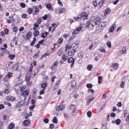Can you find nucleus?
<instances>
[{
    "instance_id": "obj_57",
    "label": "nucleus",
    "mask_w": 129,
    "mask_h": 129,
    "mask_svg": "<svg viewBox=\"0 0 129 129\" xmlns=\"http://www.w3.org/2000/svg\"><path fill=\"white\" fill-rule=\"evenodd\" d=\"M54 127V125L53 124H50L49 126V128L52 129Z\"/></svg>"
},
{
    "instance_id": "obj_35",
    "label": "nucleus",
    "mask_w": 129,
    "mask_h": 129,
    "mask_svg": "<svg viewBox=\"0 0 129 129\" xmlns=\"http://www.w3.org/2000/svg\"><path fill=\"white\" fill-rule=\"evenodd\" d=\"M107 45L108 46L109 48H111V42L109 41H107L106 43Z\"/></svg>"
},
{
    "instance_id": "obj_21",
    "label": "nucleus",
    "mask_w": 129,
    "mask_h": 129,
    "mask_svg": "<svg viewBox=\"0 0 129 129\" xmlns=\"http://www.w3.org/2000/svg\"><path fill=\"white\" fill-rule=\"evenodd\" d=\"M126 50V47H123L122 50L120 51V52L121 53H124L125 52Z\"/></svg>"
},
{
    "instance_id": "obj_49",
    "label": "nucleus",
    "mask_w": 129,
    "mask_h": 129,
    "mask_svg": "<svg viewBox=\"0 0 129 129\" xmlns=\"http://www.w3.org/2000/svg\"><path fill=\"white\" fill-rule=\"evenodd\" d=\"M114 27L113 26H112L109 29V31L110 32H113L114 30Z\"/></svg>"
},
{
    "instance_id": "obj_6",
    "label": "nucleus",
    "mask_w": 129,
    "mask_h": 129,
    "mask_svg": "<svg viewBox=\"0 0 129 129\" xmlns=\"http://www.w3.org/2000/svg\"><path fill=\"white\" fill-rule=\"evenodd\" d=\"M23 124L26 126L29 125L30 124V121L29 119L26 120L24 121Z\"/></svg>"
},
{
    "instance_id": "obj_7",
    "label": "nucleus",
    "mask_w": 129,
    "mask_h": 129,
    "mask_svg": "<svg viewBox=\"0 0 129 129\" xmlns=\"http://www.w3.org/2000/svg\"><path fill=\"white\" fill-rule=\"evenodd\" d=\"M89 21H90V22L91 24V25H92L93 26L96 25L97 22V20L96 19L93 20L91 19Z\"/></svg>"
},
{
    "instance_id": "obj_34",
    "label": "nucleus",
    "mask_w": 129,
    "mask_h": 129,
    "mask_svg": "<svg viewBox=\"0 0 129 129\" xmlns=\"http://www.w3.org/2000/svg\"><path fill=\"white\" fill-rule=\"evenodd\" d=\"M63 41V39L62 38H59V40H58L57 42V43L59 44H60Z\"/></svg>"
},
{
    "instance_id": "obj_15",
    "label": "nucleus",
    "mask_w": 129,
    "mask_h": 129,
    "mask_svg": "<svg viewBox=\"0 0 129 129\" xmlns=\"http://www.w3.org/2000/svg\"><path fill=\"white\" fill-rule=\"evenodd\" d=\"M18 66L16 64L14 65L12 67V69L13 71H16L18 69Z\"/></svg>"
},
{
    "instance_id": "obj_44",
    "label": "nucleus",
    "mask_w": 129,
    "mask_h": 129,
    "mask_svg": "<svg viewBox=\"0 0 129 129\" xmlns=\"http://www.w3.org/2000/svg\"><path fill=\"white\" fill-rule=\"evenodd\" d=\"M21 7L22 8H24L25 7V4L23 3H21L20 4Z\"/></svg>"
},
{
    "instance_id": "obj_36",
    "label": "nucleus",
    "mask_w": 129,
    "mask_h": 129,
    "mask_svg": "<svg viewBox=\"0 0 129 129\" xmlns=\"http://www.w3.org/2000/svg\"><path fill=\"white\" fill-rule=\"evenodd\" d=\"M62 59L63 60L66 61L67 59L68 58L65 55H64L62 56Z\"/></svg>"
},
{
    "instance_id": "obj_38",
    "label": "nucleus",
    "mask_w": 129,
    "mask_h": 129,
    "mask_svg": "<svg viewBox=\"0 0 129 129\" xmlns=\"http://www.w3.org/2000/svg\"><path fill=\"white\" fill-rule=\"evenodd\" d=\"M65 11L66 10L64 8H63L59 11V13L60 14H61V13H63L64 12H65Z\"/></svg>"
},
{
    "instance_id": "obj_12",
    "label": "nucleus",
    "mask_w": 129,
    "mask_h": 129,
    "mask_svg": "<svg viewBox=\"0 0 129 129\" xmlns=\"http://www.w3.org/2000/svg\"><path fill=\"white\" fill-rule=\"evenodd\" d=\"M111 10L108 8H107L105 10V11L104 12V14L106 15L108 14V13H110Z\"/></svg>"
},
{
    "instance_id": "obj_37",
    "label": "nucleus",
    "mask_w": 129,
    "mask_h": 129,
    "mask_svg": "<svg viewBox=\"0 0 129 129\" xmlns=\"http://www.w3.org/2000/svg\"><path fill=\"white\" fill-rule=\"evenodd\" d=\"M86 86L88 88H91L93 85L91 84H87Z\"/></svg>"
},
{
    "instance_id": "obj_16",
    "label": "nucleus",
    "mask_w": 129,
    "mask_h": 129,
    "mask_svg": "<svg viewBox=\"0 0 129 129\" xmlns=\"http://www.w3.org/2000/svg\"><path fill=\"white\" fill-rule=\"evenodd\" d=\"M39 50L38 51L35 53V54L33 55V57L35 58H37L39 56Z\"/></svg>"
},
{
    "instance_id": "obj_2",
    "label": "nucleus",
    "mask_w": 129,
    "mask_h": 129,
    "mask_svg": "<svg viewBox=\"0 0 129 129\" xmlns=\"http://www.w3.org/2000/svg\"><path fill=\"white\" fill-rule=\"evenodd\" d=\"M75 58H73L72 57H71L69 58L68 60V62L69 63H72L71 67V68L73 66L75 62Z\"/></svg>"
},
{
    "instance_id": "obj_45",
    "label": "nucleus",
    "mask_w": 129,
    "mask_h": 129,
    "mask_svg": "<svg viewBox=\"0 0 129 129\" xmlns=\"http://www.w3.org/2000/svg\"><path fill=\"white\" fill-rule=\"evenodd\" d=\"M58 63V62H55L52 65L54 67L56 68L57 66V64Z\"/></svg>"
},
{
    "instance_id": "obj_30",
    "label": "nucleus",
    "mask_w": 129,
    "mask_h": 129,
    "mask_svg": "<svg viewBox=\"0 0 129 129\" xmlns=\"http://www.w3.org/2000/svg\"><path fill=\"white\" fill-rule=\"evenodd\" d=\"M92 67V65H91V64L89 65L87 67V68L88 70L89 71H91V70Z\"/></svg>"
},
{
    "instance_id": "obj_11",
    "label": "nucleus",
    "mask_w": 129,
    "mask_h": 129,
    "mask_svg": "<svg viewBox=\"0 0 129 129\" xmlns=\"http://www.w3.org/2000/svg\"><path fill=\"white\" fill-rule=\"evenodd\" d=\"M78 46L74 43L71 46V47L72 48V49H75L76 50L78 48Z\"/></svg>"
},
{
    "instance_id": "obj_63",
    "label": "nucleus",
    "mask_w": 129,
    "mask_h": 129,
    "mask_svg": "<svg viewBox=\"0 0 129 129\" xmlns=\"http://www.w3.org/2000/svg\"><path fill=\"white\" fill-rule=\"evenodd\" d=\"M35 107V105H33L30 106L29 107V109L30 110H32Z\"/></svg>"
},
{
    "instance_id": "obj_46",
    "label": "nucleus",
    "mask_w": 129,
    "mask_h": 129,
    "mask_svg": "<svg viewBox=\"0 0 129 129\" xmlns=\"http://www.w3.org/2000/svg\"><path fill=\"white\" fill-rule=\"evenodd\" d=\"M63 52L62 50L60 49L58 53V54L59 56H60L62 54V53Z\"/></svg>"
},
{
    "instance_id": "obj_27",
    "label": "nucleus",
    "mask_w": 129,
    "mask_h": 129,
    "mask_svg": "<svg viewBox=\"0 0 129 129\" xmlns=\"http://www.w3.org/2000/svg\"><path fill=\"white\" fill-rule=\"evenodd\" d=\"M14 125L12 124H10L8 127V129H12L14 126Z\"/></svg>"
},
{
    "instance_id": "obj_41",
    "label": "nucleus",
    "mask_w": 129,
    "mask_h": 129,
    "mask_svg": "<svg viewBox=\"0 0 129 129\" xmlns=\"http://www.w3.org/2000/svg\"><path fill=\"white\" fill-rule=\"evenodd\" d=\"M103 24H102L99 27V29L98 30L99 32H100L103 29Z\"/></svg>"
},
{
    "instance_id": "obj_62",
    "label": "nucleus",
    "mask_w": 129,
    "mask_h": 129,
    "mask_svg": "<svg viewBox=\"0 0 129 129\" xmlns=\"http://www.w3.org/2000/svg\"><path fill=\"white\" fill-rule=\"evenodd\" d=\"M91 101V99H89L87 101V102L86 104L87 105V106L88 105Z\"/></svg>"
},
{
    "instance_id": "obj_14",
    "label": "nucleus",
    "mask_w": 129,
    "mask_h": 129,
    "mask_svg": "<svg viewBox=\"0 0 129 129\" xmlns=\"http://www.w3.org/2000/svg\"><path fill=\"white\" fill-rule=\"evenodd\" d=\"M34 35V37H35L39 35V31L38 30H35L33 33Z\"/></svg>"
},
{
    "instance_id": "obj_23",
    "label": "nucleus",
    "mask_w": 129,
    "mask_h": 129,
    "mask_svg": "<svg viewBox=\"0 0 129 129\" xmlns=\"http://www.w3.org/2000/svg\"><path fill=\"white\" fill-rule=\"evenodd\" d=\"M9 91V90L8 89H6L4 90L3 91V93L4 94H8Z\"/></svg>"
},
{
    "instance_id": "obj_26",
    "label": "nucleus",
    "mask_w": 129,
    "mask_h": 129,
    "mask_svg": "<svg viewBox=\"0 0 129 129\" xmlns=\"http://www.w3.org/2000/svg\"><path fill=\"white\" fill-rule=\"evenodd\" d=\"M104 1H100L99 3V6L100 7H99V8H100L101 7H102L103 6V4L104 3Z\"/></svg>"
},
{
    "instance_id": "obj_29",
    "label": "nucleus",
    "mask_w": 129,
    "mask_h": 129,
    "mask_svg": "<svg viewBox=\"0 0 129 129\" xmlns=\"http://www.w3.org/2000/svg\"><path fill=\"white\" fill-rule=\"evenodd\" d=\"M121 121L119 119H117L116 120V124L117 125H119L120 124Z\"/></svg>"
},
{
    "instance_id": "obj_33",
    "label": "nucleus",
    "mask_w": 129,
    "mask_h": 129,
    "mask_svg": "<svg viewBox=\"0 0 129 129\" xmlns=\"http://www.w3.org/2000/svg\"><path fill=\"white\" fill-rule=\"evenodd\" d=\"M118 64L117 63H115V64L114 63H113L112 65V66L114 68L115 67H116V69H117L118 67Z\"/></svg>"
},
{
    "instance_id": "obj_22",
    "label": "nucleus",
    "mask_w": 129,
    "mask_h": 129,
    "mask_svg": "<svg viewBox=\"0 0 129 129\" xmlns=\"http://www.w3.org/2000/svg\"><path fill=\"white\" fill-rule=\"evenodd\" d=\"M52 122L55 123H57V120L56 117H53L52 120Z\"/></svg>"
},
{
    "instance_id": "obj_39",
    "label": "nucleus",
    "mask_w": 129,
    "mask_h": 129,
    "mask_svg": "<svg viewBox=\"0 0 129 129\" xmlns=\"http://www.w3.org/2000/svg\"><path fill=\"white\" fill-rule=\"evenodd\" d=\"M12 73H8V75L7 76H6V77H7L8 78H10L11 77H12Z\"/></svg>"
},
{
    "instance_id": "obj_5",
    "label": "nucleus",
    "mask_w": 129,
    "mask_h": 129,
    "mask_svg": "<svg viewBox=\"0 0 129 129\" xmlns=\"http://www.w3.org/2000/svg\"><path fill=\"white\" fill-rule=\"evenodd\" d=\"M90 21H88L86 23V27L91 29L93 28V26L91 25V24L90 22Z\"/></svg>"
},
{
    "instance_id": "obj_1",
    "label": "nucleus",
    "mask_w": 129,
    "mask_h": 129,
    "mask_svg": "<svg viewBox=\"0 0 129 129\" xmlns=\"http://www.w3.org/2000/svg\"><path fill=\"white\" fill-rule=\"evenodd\" d=\"M88 15L85 12H83L79 15L77 17H74L73 19L75 21H78L79 19H81L82 20H85L87 19Z\"/></svg>"
},
{
    "instance_id": "obj_20",
    "label": "nucleus",
    "mask_w": 129,
    "mask_h": 129,
    "mask_svg": "<svg viewBox=\"0 0 129 129\" xmlns=\"http://www.w3.org/2000/svg\"><path fill=\"white\" fill-rule=\"evenodd\" d=\"M98 83L99 84H100L102 82L101 80L103 79V78L102 76H100L98 77Z\"/></svg>"
},
{
    "instance_id": "obj_56",
    "label": "nucleus",
    "mask_w": 129,
    "mask_h": 129,
    "mask_svg": "<svg viewBox=\"0 0 129 129\" xmlns=\"http://www.w3.org/2000/svg\"><path fill=\"white\" fill-rule=\"evenodd\" d=\"M58 25H56L55 23H53L52 25V26H53V27H52L53 28H56L57 27Z\"/></svg>"
},
{
    "instance_id": "obj_13",
    "label": "nucleus",
    "mask_w": 129,
    "mask_h": 129,
    "mask_svg": "<svg viewBox=\"0 0 129 129\" xmlns=\"http://www.w3.org/2000/svg\"><path fill=\"white\" fill-rule=\"evenodd\" d=\"M70 109L71 110H74L75 111V110H77V109L76 107V106L74 105H71L70 106Z\"/></svg>"
},
{
    "instance_id": "obj_4",
    "label": "nucleus",
    "mask_w": 129,
    "mask_h": 129,
    "mask_svg": "<svg viewBox=\"0 0 129 129\" xmlns=\"http://www.w3.org/2000/svg\"><path fill=\"white\" fill-rule=\"evenodd\" d=\"M24 101H21L18 102L16 106V107L19 108L24 105Z\"/></svg>"
},
{
    "instance_id": "obj_52",
    "label": "nucleus",
    "mask_w": 129,
    "mask_h": 129,
    "mask_svg": "<svg viewBox=\"0 0 129 129\" xmlns=\"http://www.w3.org/2000/svg\"><path fill=\"white\" fill-rule=\"evenodd\" d=\"M43 121L46 123H47L49 121V120L47 118H45L43 120Z\"/></svg>"
},
{
    "instance_id": "obj_55",
    "label": "nucleus",
    "mask_w": 129,
    "mask_h": 129,
    "mask_svg": "<svg viewBox=\"0 0 129 129\" xmlns=\"http://www.w3.org/2000/svg\"><path fill=\"white\" fill-rule=\"evenodd\" d=\"M42 18L44 20L47 19V15L46 14H45L44 16H42Z\"/></svg>"
},
{
    "instance_id": "obj_31",
    "label": "nucleus",
    "mask_w": 129,
    "mask_h": 129,
    "mask_svg": "<svg viewBox=\"0 0 129 129\" xmlns=\"http://www.w3.org/2000/svg\"><path fill=\"white\" fill-rule=\"evenodd\" d=\"M42 19V18L40 17L37 20V21L38 24H40L41 22V20Z\"/></svg>"
},
{
    "instance_id": "obj_17",
    "label": "nucleus",
    "mask_w": 129,
    "mask_h": 129,
    "mask_svg": "<svg viewBox=\"0 0 129 129\" xmlns=\"http://www.w3.org/2000/svg\"><path fill=\"white\" fill-rule=\"evenodd\" d=\"M20 87L18 85H15L14 87V89L15 91H19Z\"/></svg>"
},
{
    "instance_id": "obj_3",
    "label": "nucleus",
    "mask_w": 129,
    "mask_h": 129,
    "mask_svg": "<svg viewBox=\"0 0 129 129\" xmlns=\"http://www.w3.org/2000/svg\"><path fill=\"white\" fill-rule=\"evenodd\" d=\"M77 52L76 50L75 49H72L70 51H69L68 52V54L70 56H73L74 54L75 53Z\"/></svg>"
},
{
    "instance_id": "obj_32",
    "label": "nucleus",
    "mask_w": 129,
    "mask_h": 129,
    "mask_svg": "<svg viewBox=\"0 0 129 129\" xmlns=\"http://www.w3.org/2000/svg\"><path fill=\"white\" fill-rule=\"evenodd\" d=\"M46 7L48 8L49 10H51V6L49 4H47L46 5Z\"/></svg>"
},
{
    "instance_id": "obj_60",
    "label": "nucleus",
    "mask_w": 129,
    "mask_h": 129,
    "mask_svg": "<svg viewBox=\"0 0 129 129\" xmlns=\"http://www.w3.org/2000/svg\"><path fill=\"white\" fill-rule=\"evenodd\" d=\"M101 52H106V51L104 49H99Z\"/></svg>"
},
{
    "instance_id": "obj_47",
    "label": "nucleus",
    "mask_w": 129,
    "mask_h": 129,
    "mask_svg": "<svg viewBox=\"0 0 129 129\" xmlns=\"http://www.w3.org/2000/svg\"><path fill=\"white\" fill-rule=\"evenodd\" d=\"M78 55L79 57H80L81 56V58L82 59L83 57V52H80L78 54Z\"/></svg>"
},
{
    "instance_id": "obj_25",
    "label": "nucleus",
    "mask_w": 129,
    "mask_h": 129,
    "mask_svg": "<svg viewBox=\"0 0 129 129\" xmlns=\"http://www.w3.org/2000/svg\"><path fill=\"white\" fill-rule=\"evenodd\" d=\"M15 57V55L14 54H9L8 56V57L11 60L13 59Z\"/></svg>"
},
{
    "instance_id": "obj_59",
    "label": "nucleus",
    "mask_w": 129,
    "mask_h": 129,
    "mask_svg": "<svg viewBox=\"0 0 129 129\" xmlns=\"http://www.w3.org/2000/svg\"><path fill=\"white\" fill-rule=\"evenodd\" d=\"M18 30V29L16 27H14L13 29V31L14 32H16Z\"/></svg>"
},
{
    "instance_id": "obj_18",
    "label": "nucleus",
    "mask_w": 129,
    "mask_h": 129,
    "mask_svg": "<svg viewBox=\"0 0 129 129\" xmlns=\"http://www.w3.org/2000/svg\"><path fill=\"white\" fill-rule=\"evenodd\" d=\"M33 40L30 43V45L31 46H33L34 44L35 43V41L36 40V39L35 37H34L33 38Z\"/></svg>"
},
{
    "instance_id": "obj_53",
    "label": "nucleus",
    "mask_w": 129,
    "mask_h": 129,
    "mask_svg": "<svg viewBox=\"0 0 129 129\" xmlns=\"http://www.w3.org/2000/svg\"><path fill=\"white\" fill-rule=\"evenodd\" d=\"M72 85L73 86H75L76 85V82L75 81H73L72 83Z\"/></svg>"
},
{
    "instance_id": "obj_40",
    "label": "nucleus",
    "mask_w": 129,
    "mask_h": 129,
    "mask_svg": "<svg viewBox=\"0 0 129 129\" xmlns=\"http://www.w3.org/2000/svg\"><path fill=\"white\" fill-rule=\"evenodd\" d=\"M79 32L77 30H76L73 32L72 34L75 35L77 34Z\"/></svg>"
},
{
    "instance_id": "obj_58",
    "label": "nucleus",
    "mask_w": 129,
    "mask_h": 129,
    "mask_svg": "<svg viewBox=\"0 0 129 129\" xmlns=\"http://www.w3.org/2000/svg\"><path fill=\"white\" fill-rule=\"evenodd\" d=\"M116 114L114 113V112H112L111 114V117H115L116 116Z\"/></svg>"
},
{
    "instance_id": "obj_19",
    "label": "nucleus",
    "mask_w": 129,
    "mask_h": 129,
    "mask_svg": "<svg viewBox=\"0 0 129 129\" xmlns=\"http://www.w3.org/2000/svg\"><path fill=\"white\" fill-rule=\"evenodd\" d=\"M20 98V99L21 101H24L25 100H26V98L24 96H23L20 95L19 96Z\"/></svg>"
},
{
    "instance_id": "obj_42",
    "label": "nucleus",
    "mask_w": 129,
    "mask_h": 129,
    "mask_svg": "<svg viewBox=\"0 0 129 129\" xmlns=\"http://www.w3.org/2000/svg\"><path fill=\"white\" fill-rule=\"evenodd\" d=\"M87 115L89 117H90L91 116L92 114V113L91 111H89L87 112Z\"/></svg>"
},
{
    "instance_id": "obj_10",
    "label": "nucleus",
    "mask_w": 129,
    "mask_h": 129,
    "mask_svg": "<svg viewBox=\"0 0 129 129\" xmlns=\"http://www.w3.org/2000/svg\"><path fill=\"white\" fill-rule=\"evenodd\" d=\"M28 93L29 92L28 91V90L27 91L25 90L22 93H21L20 95L23 96H24L25 97V96H27L28 95Z\"/></svg>"
},
{
    "instance_id": "obj_28",
    "label": "nucleus",
    "mask_w": 129,
    "mask_h": 129,
    "mask_svg": "<svg viewBox=\"0 0 129 129\" xmlns=\"http://www.w3.org/2000/svg\"><path fill=\"white\" fill-rule=\"evenodd\" d=\"M30 80V77L26 75L25 77V81L27 82H29Z\"/></svg>"
},
{
    "instance_id": "obj_51",
    "label": "nucleus",
    "mask_w": 129,
    "mask_h": 129,
    "mask_svg": "<svg viewBox=\"0 0 129 129\" xmlns=\"http://www.w3.org/2000/svg\"><path fill=\"white\" fill-rule=\"evenodd\" d=\"M47 86L46 84L45 83H43L42 84L41 87L43 88H45Z\"/></svg>"
},
{
    "instance_id": "obj_61",
    "label": "nucleus",
    "mask_w": 129,
    "mask_h": 129,
    "mask_svg": "<svg viewBox=\"0 0 129 129\" xmlns=\"http://www.w3.org/2000/svg\"><path fill=\"white\" fill-rule=\"evenodd\" d=\"M32 10H31L30 8L27 10V12L29 14H31L32 13Z\"/></svg>"
},
{
    "instance_id": "obj_64",
    "label": "nucleus",
    "mask_w": 129,
    "mask_h": 129,
    "mask_svg": "<svg viewBox=\"0 0 129 129\" xmlns=\"http://www.w3.org/2000/svg\"><path fill=\"white\" fill-rule=\"evenodd\" d=\"M40 46V45L39 43L37 44L36 45H35V47L37 48H39Z\"/></svg>"
},
{
    "instance_id": "obj_8",
    "label": "nucleus",
    "mask_w": 129,
    "mask_h": 129,
    "mask_svg": "<svg viewBox=\"0 0 129 129\" xmlns=\"http://www.w3.org/2000/svg\"><path fill=\"white\" fill-rule=\"evenodd\" d=\"M64 105H62L60 106H57L56 108V110L57 111H61L64 108Z\"/></svg>"
},
{
    "instance_id": "obj_43",
    "label": "nucleus",
    "mask_w": 129,
    "mask_h": 129,
    "mask_svg": "<svg viewBox=\"0 0 129 129\" xmlns=\"http://www.w3.org/2000/svg\"><path fill=\"white\" fill-rule=\"evenodd\" d=\"M45 89H43L41 90L40 92V95L43 94H44L45 91Z\"/></svg>"
},
{
    "instance_id": "obj_9",
    "label": "nucleus",
    "mask_w": 129,
    "mask_h": 129,
    "mask_svg": "<svg viewBox=\"0 0 129 129\" xmlns=\"http://www.w3.org/2000/svg\"><path fill=\"white\" fill-rule=\"evenodd\" d=\"M6 99L8 101H14L15 99L13 97L11 96H7L6 97Z\"/></svg>"
},
{
    "instance_id": "obj_50",
    "label": "nucleus",
    "mask_w": 129,
    "mask_h": 129,
    "mask_svg": "<svg viewBox=\"0 0 129 129\" xmlns=\"http://www.w3.org/2000/svg\"><path fill=\"white\" fill-rule=\"evenodd\" d=\"M97 1L95 0L93 1V5L95 7H96L97 6Z\"/></svg>"
},
{
    "instance_id": "obj_54",
    "label": "nucleus",
    "mask_w": 129,
    "mask_h": 129,
    "mask_svg": "<svg viewBox=\"0 0 129 129\" xmlns=\"http://www.w3.org/2000/svg\"><path fill=\"white\" fill-rule=\"evenodd\" d=\"M87 91L88 92H91L92 93H94V90L92 89H88L87 90Z\"/></svg>"
},
{
    "instance_id": "obj_48",
    "label": "nucleus",
    "mask_w": 129,
    "mask_h": 129,
    "mask_svg": "<svg viewBox=\"0 0 129 129\" xmlns=\"http://www.w3.org/2000/svg\"><path fill=\"white\" fill-rule=\"evenodd\" d=\"M124 82H122L120 84V87L122 88H123L124 87Z\"/></svg>"
},
{
    "instance_id": "obj_24",
    "label": "nucleus",
    "mask_w": 129,
    "mask_h": 129,
    "mask_svg": "<svg viewBox=\"0 0 129 129\" xmlns=\"http://www.w3.org/2000/svg\"><path fill=\"white\" fill-rule=\"evenodd\" d=\"M31 33H28L26 35V38L27 39H29L30 37L31 36Z\"/></svg>"
}]
</instances>
